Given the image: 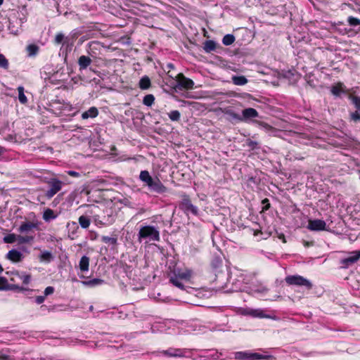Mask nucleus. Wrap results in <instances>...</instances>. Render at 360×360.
Returning <instances> with one entry per match:
<instances>
[{
	"label": "nucleus",
	"mask_w": 360,
	"mask_h": 360,
	"mask_svg": "<svg viewBox=\"0 0 360 360\" xmlns=\"http://www.w3.org/2000/svg\"><path fill=\"white\" fill-rule=\"evenodd\" d=\"M142 239H148L152 241L160 240V232L153 226H144L140 228L138 240L141 241Z\"/></svg>",
	"instance_id": "1"
},
{
	"label": "nucleus",
	"mask_w": 360,
	"mask_h": 360,
	"mask_svg": "<svg viewBox=\"0 0 360 360\" xmlns=\"http://www.w3.org/2000/svg\"><path fill=\"white\" fill-rule=\"evenodd\" d=\"M271 356L269 355H263L259 353L250 352H237L234 353V358L236 360H261L269 359Z\"/></svg>",
	"instance_id": "2"
},
{
	"label": "nucleus",
	"mask_w": 360,
	"mask_h": 360,
	"mask_svg": "<svg viewBox=\"0 0 360 360\" xmlns=\"http://www.w3.org/2000/svg\"><path fill=\"white\" fill-rule=\"evenodd\" d=\"M34 239V236L32 235L27 236H16L14 233H10L4 236V242L6 243H13L18 241L19 244L30 243Z\"/></svg>",
	"instance_id": "3"
},
{
	"label": "nucleus",
	"mask_w": 360,
	"mask_h": 360,
	"mask_svg": "<svg viewBox=\"0 0 360 360\" xmlns=\"http://www.w3.org/2000/svg\"><path fill=\"white\" fill-rule=\"evenodd\" d=\"M47 184L50 188L46 191L45 195L50 199L61 190L63 182L58 179L51 178L47 181Z\"/></svg>",
	"instance_id": "4"
},
{
	"label": "nucleus",
	"mask_w": 360,
	"mask_h": 360,
	"mask_svg": "<svg viewBox=\"0 0 360 360\" xmlns=\"http://www.w3.org/2000/svg\"><path fill=\"white\" fill-rule=\"evenodd\" d=\"M285 281L289 285L305 286L307 289L312 287L311 282L301 276H288L285 278Z\"/></svg>",
	"instance_id": "5"
},
{
	"label": "nucleus",
	"mask_w": 360,
	"mask_h": 360,
	"mask_svg": "<svg viewBox=\"0 0 360 360\" xmlns=\"http://www.w3.org/2000/svg\"><path fill=\"white\" fill-rule=\"evenodd\" d=\"M360 259V250L349 252V256L340 262L342 268L347 269Z\"/></svg>",
	"instance_id": "6"
},
{
	"label": "nucleus",
	"mask_w": 360,
	"mask_h": 360,
	"mask_svg": "<svg viewBox=\"0 0 360 360\" xmlns=\"http://www.w3.org/2000/svg\"><path fill=\"white\" fill-rule=\"evenodd\" d=\"M229 114L232 118L240 121L250 118H255L259 115L258 112L252 108H248L243 110L242 114L243 117H241L239 115L233 112H229Z\"/></svg>",
	"instance_id": "7"
},
{
	"label": "nucleus",
	"mask_w": 360,
	"mask_h": 360,
	"mask_svg": "<svg viewBox=\"0 0 360 360\" xmlns=\"http://www.w3.org/2000/svg\"><path fill=\"white\" fill-rule=\"evenodd\" d=\"M186 350L180 348H169L166 350L160 352L162 354L169 357H183L185 356Z\"/></svg>",
	"instance_id": "8"
},
{
	"label": "nucleus",
	"mask_w": 360,
	"mask_h": 360,
	"mask_svg": "<svg viewBox=\"0 0 360 360\" xmlns=\"http://www.w3.org/2000/svg\"><path fill=\"white\" fill-rule=\"evenodd\" d=\"M307 228L314 231H323L326 230V224L321 219L309 220Z\"/></svg>",
	"instance_id": "9"
},
{
	"label": "nucleus",
	"mask_w": 360,
	"mask_h": 360,
	"mask_svg": "<svg viewBox=\"0 0 360 360\" xmlns=\"http://www.w3.org/2000/svg\"><path fill=\"white\" fill-rule=\"evenodd\" d=\"M178 84L183 88L191 89L193 88L194 82L192 79L186 77L183 74L180 73L176 77Z\"/></svg>",
	"instance_id": "10"
},
{
	"label": "nucleus",
	"mask_w": 360,
	"mask_h": 360,
	"mask_svg": "<svg viewBox=\"0 0 360 360\" xmlns=\"http://www.w3.org/2000/svg\"><path fill=\"white\" fill-rule=\"evenodd\" d=\"M150 190L158 193H162L167 191V188L162 184L159 179L155 178L152 180L148 186Z\"/></svg>",
	"instance_id": "11"
},
{
	"label": "nucleus",
	"mask_w": 360,
	"mask_h": 360,
	"mask_svg": "<svg viewBox=\"0 0 360 360\" xmlns=\"http://www.w3.org/2000/svg\"><path fill=\"white\" fill-rule=\"evenodd\" d=\"M39 224L33 221H24L18 228V231L21 233H29L34 229H38Z\"/></svg>",
	"instance_id": "12"
},
{
	"label": "nucleus",
	"mask_w": 360,
	"mask_h": 360,
	"mask_svg": "<svg viewBox=\"0 0 360 360\" xmlns=\"http://www.w3.org/2000/svg\"><path fill=\"white\" fill-rule=\"evenodd\" d=\"M180 208L184 210L185 212H191L193 214L196 215L198 214V208L194 206L188 198H184L181 205Z\"/></svg>",
	"instance_id": "13"
},
{
	"label": "nucleus",
	"mask_w": 360,
	"mask_h": 360,
	"mask_svg": "<svg viewBox=\"0 0 360 360\" xmlns=\"http://www.w3.org/2000/svg\"><path fill=\"white\" fill-rule=\"evenodd\" d=\"M193 275V272L190 269H185L184 271H178L177 272H174V276L176 278H178L180 280L189 281Z\"/></svg>",
	"instance_id": "14"
},
{
	"label": "nucleus",
	"mask_w": 360,
	"mask_h": 360,
	"mask_svg": "<svg viewBox=\"0 0 360 360\" xmlns=\"http://www.w3.org/2000/svg\"><path fill=\"white\" fill-rule=\"evenodd\" d=\"M6 258L13 262H18L22 260V254L20 251L13 249L7 253Z\"/></svg>",
	"instance_id": "15"
},
{
	"label": "nucleus",
	"mask_w": 360,
	"mask_h": 360,
	"mask_svg": "<svg viewBox=\"0 0 360 360\" xmlns=\"http://www.w3.org/2000/svg\"><path fill=\"white\" fill-rule=\"evenodd\" d=\"M91 63V59L89 56H81L78 59L79 70L86 69Z\"/></svg>",
	"instance_id": "16"
},
{
	"label": "nucleus",
	"mask_w": 360,
	"mask_h": 360,
	"mask_svg": "<svg viewBox=\"0 0 360 360\" xmlns=\"http://www.w3.org/2000/svg\"><path fill=\"white\" fill-rule=\"evenodd\" d=\"M98 115V109L96 107H91L88 110L82 114V119H88L89 117L94 118Z\"/></svg>",
	"instance_id": "17"
},
{
	"label": "nucleus",
	"mask_w": 360,
	"mask_h": 360,
	"mask_svg": "<svg viewBox=\"0 0 360 360\" xmlns=\"http://www.w3.org/2000/svg\"><path fill=\"white\" fill-rule=\"evenodd\" d=\"M79 269L82 271H87L89 266V258L87 256L82 257L79 263Z\"/></svg>",
	"instance_id": "18"
},
{
	"label": "nucleus",
	"mask_w": 360,
	"mask_h": 360,
	"mask_svg": "<svg viewBox=\"0 0 360 360\" xmlns=\"http://www.w3.org/2000/svg\"><path fill=\"white\" fill-rule=\"evenodd\" d=\"M139 178L141 181L146 183L147 186L150 184V183L153 179L151 176L150 175L149 172L146 170L141 171L139 175Z\"/></svg>",
	"instance_id": "19"
},
{
	"label": "nucleus",
	"mask_w": 360,
	"mask_h": 360,
	"mask_svg": "<svg viewBox=\"0 0 360 360\" xmlns=\"http://www.w3.org/2000/svg\"><path fill=\"white\" fill-rule=\"evenodd\" d=\"M79 224L82 229H88L91 224L90 219L84 215H82L78 219Z\"/></svg>",
	"instance_id": "20"
},
{
	"label": "nucleus",
	"mask_w": 360,
	"mask_h": 360,
	"mask_svg": "<svg viewBox=\"0 0 360 360\" xmlns=\"http://www.w3.org/2000/svg\"><path fill=\"white\" fill-rule=\"evenodd\" d=\"M150 84V79L148 76L143 77L139 81V87L143 90L149 89Z\"/></svg>",
	"instance_id": "21"
},
{
	"label": "nucleus",
	"mask_w": 360,
	"mask_h": 360,
	"mask_svg": "<svg viewBox=\"0 0 360 360\" xmlns=\"http://www.w3.org/2000/svg\"><path fill=\"white\" fill-rule=\"evenodd\" d=\"M345 91L344 90L343 84L342 83H338L331 88V93L336 96H339L342 93H344Z\"/></svg>",
	"instance_id": "22"
},
{
	"label": "nucleus",
	"mask_w": 360,
	"mask_h": 360,
	"mask_svg": "<svg viewBox=\"0 0 360 360\" xmlns=\"http://www.w3.org/2000/svg\"><path fill=\"white\" fill-rule=\"evenodd\" d=\"M103 283H104V281L101 278H93L91 280L82 282V283L84 285L90 286V287L99 285L103 284Z\"/></svg>",
	"instance_id": "23"
},
{
	"label": "nucleus",
	"mask_w": 360,
	"mask_h": 360,
	"mask_svg": "<svg viewBox=\"0 0 360 360\" xmlns=\"http://www.w3.org/2000/svg\"><path fill=\"white\" fill-rule=\"evenodd\" d=\"M204 50L207 53H210L216 49V43L212 40L206 41L203 46Z\"/></svg>",
	"instance_id": "24"
},
{
	"label": "nucleus",
	"mask_w": 360,
	"mask_h": 360,
	"mask_svg": "<svg viewBox=\"0 0 360 360\" xmlns=\"http://www.w3.org/2000/svg\"><path fill=\"white\" fill-rule=\"evenodd\" d=\"M13 275L22 281L24 284H28L31 280V276L29 274H20L18 272L13 273Z\"/></svg>",
	"instance_id": "25"
},
{
	"label": "nucleus",
	"mask_w": 360,
	"mask_h": 360,
	"mask_svg": "<svg viewBox=\"0 0 360 360\" xmlns=\"http://www.w3.org/2000/svg\"><path fill=\"white\" fill-rule=\"evenodd\" d=\"M56 217V215L54 214V212L48 208L46 209L44 212V214H43V219L46 221H48L51 219H53Z\"/></svg>",
	"instance_id": "26"
},
{
	"label": "nucleus",
	"mask_w": 360,
	"mask_h": 360,
	"mask_svg": "<svg viewBox=\"0 0 360 360\" xmlns=\"http://www.w3.org/2000/svg\"><path fill=\"white\" fill-rule=\"evenodd\" d=\"M232 79L236 85L241 86L248 83V79L244 76H234Z\"/></svg>",
	"instance_id": "27"
},
{
	"label": "nucleus",
	"mask_w": 360,
	"mask_h": 360,
	"mask_svg": "<svg viewBox=\"0 0 360 360\" xmlns=\"http://www.w3.org/2000/svg\"><path fill=\"white\" fill-rule=\"evenodd\" d=\"M18 99L19 101L22 103L25 104L27 102V99L26 96L24 94V88L23 86H18Z\"/></svg>",
	"instance_id": "28"
},
{
	"label": "nucleus",
	"mask_w": 360,
	"mask_h": 360,
	"mask_svg": "<svg viewBox=\"0 0 360 360\" xmlns=\"http://www.w3.org/2000/svg\"><path fill=\"white\" fill-rule=\"evenodd\" d=\"M169 281L171 283H172L174 286L181 289V290H184L185 288H184V284L182 283V280H180L178 278H176L174 276H171L170 278H169Z\"/></svg>",
	"instance_id": "29"
},
{
	"label": "nucleus",
	"mask_w": 360,
	"mask_h": 360,
	"mask_svg": "<svg viewBox=\"0 0 360 360\" xmlns=\"http://www.w3.org/2000/svg\"><path fill=\"white\" fill-rule=\"evenodd\" d=\"M235 41V37L233 34H226L222 39V43L226 46L232 44Z\"/></svg>",
	"instance_id": "30"
},
{
	"label": "nucleus",
	"mask_w": 360,
	"mask_h": 360,
	"mask_svg": "<svg viewBox=\"0 0 360 360\" xmlns=\"http://www.w3.org/2000/svg\"><path fill=\"white\" fill-rule=\"evenodd\" d=\"M155 97L153 94H148L144 96L143 103L146 106H151L154 103Z\"/></svg>",
	"instance_id": "31"
},
{
	"label": "nucleus",
	"mask_w": 360,
	"mask_h": 360,
	"mask_svg": "<svg viewBox=\"0 0 360 360\" xmlns=\"http://www.w3.org/2000/svg\"><path fill=\"white\" fill-rule=\"evenodd\" d=\"M27 50L30 56H34L37 53L39 47L34 44H30L27 47Z\"/></svg>",
	"instance_id": "32"
},
{
	"label": "nucleus",
	"mask_w": 360,
	"mask_h": 360,
	"mask_svg": "<svg viewBox=\"0 0 360 360\" xmlns=\"http://www.w3.org/2000/svg\"><path fill=\"white\" fill-rule=\"evenodd\" d=\"M8 60L3 54L0 53V68L7 70L8 68Z\"/></svg>",
	"instance_id": "33"
},
{
	"label": "nucleus",
	"mask_w": 360,
	"mask_h": 360,
	"mask_svg": "<svg viewBox=\"0 0 360 360\" xmlns=\"http://www.w3.org/2000/svg\"><path fill=\"white\" fill-rule=\"evenodd\" d=\"M169 117L172 121H179L181 114L178 110H172L169 113Z\"/></svg>",
	"instance_id": "34"
},
{
	"label": "nucleus",
	"mask_w": 360,
	"mask_h": 360,
	"mask_svg": "<svg viewBox=\"0 0 360 360\" xmlns=\"http://www.w3.org/2000/svg\"><path fill=\"white\" fill-rule=\"evenodd\" d=\"M250 314L255 317H259V318H269V316L264 315L263 311L259 309H255L252 310L250 312Z\"/></svg>",
	"instance_id": "35"
},
{
	"label": "nucleus",
	"mask_w": 360,
	"mask_h": 360,
	"mask_svg": "<svg viewBox=\"0 0 360 360\" xmlns=\"http://www.w3.org/2000/svg\"><path fill=\"white\" fill-rule=\"evenodd\" d=\"M101 240L105 243H110L112 245H115L117 243L116 238H112V237H109V236H102Z\"/></svg>",
	"instance_id": "36"
},
{
	"label": "nucleus",
	"mask_w": 360,
	"mask_h": 360,
	"mask_svg": "<svg viewBox=\"0 0 360 360\" xmlns=\"http://www.w3.org/2000/svg\"><path fill=\"white\" fill-rule=\"evenodd\" d=\"M40 257L41 259L43 261L50 262L51 259H52V255L49 251H44L41 253Z\"/></svg>",
	"instance_id": "37"
},
{
	"label": "nucleus",
	"mask_w": 360,
	"mask_h": 360,
	"mask_svg": "<svg viewBox=\"0 0 360 360\" xmlns=\"http://www.w3.org/2000/svg\"><path fill=\"white\" fill-rule=\"evenodd\" d=\"M347 22L351 26H357L360 25V20L352 16L348 18Z\"/></svg>",
	"instance_id": "38"
},
{
	"label": "nucleus",
	"mask_w": 360,
	"mask_h": 360,
	"mask_svg": "<svg viewBox=\"0 0 360 360\" xmlns=\"http://www.w3.org/2000/svg\"><path fill=\"white\" fill-rule=\"evenodd\" d=\"M8 285L7 279L4 277L0 276V290H6Z\"/></svg>",
	"instance_id": "39"
},
{
	"label": "nucleus",
	"mask_w": 360,
	"mask_h": 360,
	"mask_svg": "<svg viewBox=\"0 0 360 360\" xmlns=\"http://www.w3.org/2000/svg\"><path fill=\"white\" fill-rule=\"evenodd\" d=\"M24 290L25 289L22 287H20L19 285H15V284H8V285L6 288V290Z\"/></svg>",
	"instance_id": "40"
},
{
	"label": "nucleus",
	"mask_w": 360,
	"mask_h": 360,
	"mask_svg": "<svg viewBox=\"0 0 360 360\" xmlns=\"http://www.w3.org/2000/svg\"><path fill=\"white\" fill-rule=\"evenodd\" d=\"M64 39H65L64 35L62 33H58L56 34L54 41L56 44H60L62 43V41H63Z\"/></svg>",
	"instance_id": "41"
},
{
	"label": "nucleus",
	"mask_w": 360,
	"mask_h": 360,
	"mask_svg": "<svg viewBox=\"0 0 360 360\" xmlns=\"http://www.w3.org/2000/svg\"><path fill=\"white\" fill-rule=\"evenodd\" d=\"M247 146H249L252 150L257 148L258 143L250 139L247 140Z\"/></svg>",
	"instance_id": "42"
},
{
	"label": "nucleus",
	"mask_w": 360,
	"mask_h": 360,
	"mask_svg": "<svg viewBox=\"0 0 360 360\" xmlns=\"http://www.w3.org/2000/svg\"><path fill=\"white\" fill-rule=\"evenodd\" d=\"M352 102L354 104L355 107L358 110L360 111V98L357 96H354L352 98Z\"/></svg>",
	"instance_id": "43"
},
{
	"label": "nucleus",
	"mask_w": 360,
	"mask_h": 360,
	"mask_svg": "<svg viewBox=\"0 0 360 360\" xmlns=\"http://www.w3.org/2000/svg\"><path fill=\"white\" fill-rule=\"evenodd\" d=\"M359 110L355 111L351 114V118L352 120L356 122L360 120V112Z\"/></svg>",
	"instance_id": "44"
},
{
	"label": "nucleus",
	"mask_w": 360,
	"mask_h": 360,
	"mask_svg": "<svg viewBox=\"0 0 360 360\" xmlns=\"http://www.w3.org/2000/svg\"><path fill=\"white\" fill-rule=\"evenodd\" d=\"M53 292H54L53 287H52V286L46 287L44 290V295L47 296V295H51L52 293H53Z\"/></svg>",
	"instance_id": "45"
},
{
	"label": "nucleus",
	"mask_w": 360,
	"mask_h": 360,
	"mask_svg": "<svg viewBox=\"0 0 360 360\" xmlns=\"http://www.w3.org/2000/svg\"><path fill=\"white\" fill-rule=\"evenodd\" d=\"M262 203L264 205V207H263V210H267L270 207V204L269 202V200L267 198H265L262 200Z\"/></svg>",
	"instance_id": "46"
},
{
	"label": "nucleus",
	"mask_w": 360,
	"mask_h": 360,
	"mask_svg": "<svg viewBox=\"0 0 360 360\" xmlns=\"http://www.w3.org/2000/svg\"><path fill=\"white\" fill-rule=\"evenodd\" d=\"M68 174L70 176H73V177H79L80 176L79 173H78L75 171H72V170L68 171Z\"/></svg>",
	"instance_id": "47"
},
{
	"label": "nucleus",
	"mask_w": 360,
	"mask_h": 360,
	"mask_svg": "<svg viewBox=\"0 0 360 360\" xmlns=\"http://www.w3.org/2000/svg\"><path fill=\"white\" fill-rule=\"evenodd\" d=\"M44 300H45V297L44 296H37L36 297L35 301H36V302L37 304H41V303L44 302Z\"/></svg>",
	"instance_id": "48"
},
{
	"label": "nucleus",
	"mask_w": 360,
	"mask_h": 360,
	"mask_svg": "<svg viewBox=\"0 0 360 360\" xmlns=\"http://www.w3.org/2000/svg\"><path fill=\"white\" fill-rule=\"evenodd\" d=\"M15 276L13 275V277H12V278H11V280L12 281H15Z\"/></svg>",
	"instance_id": "49"
},
{
	"label": "nucleus",
	"mask_w": 360,
	"mask_h": 360,
	"mask_svg": "<svg viewBox=\"0 0 360 360\" xmlns=\"http://www.w3.org/2000/svg\"><path fill=\"white\" fill-rule=\"evenodd\" d=\"M3 270L4 269H3L2 266H1V265L0 264V273H1L3 271Z\"/></svg>",
	"instance_id": "50"
},
{
	"label": "nucleus",
	"mask_w": 360,
	"mask_h": 360,
	"mask_svg": "<svg viewBox=\"0 0 360 360\" xmlns=\"http://www.w3.org/2000/svg\"><path fill=\"white\" fill-rule=\"evenodd\" d=\"M4 3V0H0V6H1Z\"/></svg>",
	"instance_id": "51"
},
{
	"label": "nucleus",
	"mask_w": 360,
	"mask_h": 360,
	"mask_svg": "<svg viewBox=\"0 0 360 360\" xmlns=\"http://www.w3.org/2000/svg\"><path fill=\"white\" fill-rule=\"evenodd\" d=\"M168 66H169V68H172V67H173V65H172V64H169Z\"/></svg>",
	"instance_id": "52"
},
{
	"label": "nucleus",
	"mask_w": 360,
	"mask_h": 360,
	"mask_svg": "<svg viewBox=\"0 0 360 360\" xmlns=\"http://www.w3.org/2000/svg\"><path fill=\"white\" fill-rule=\"evenodd\" d=\"M265 126L268 127H270L268 124H264Z\"/></svg>",
	"instance_id": "53"
}]
</instances>
